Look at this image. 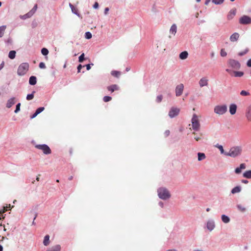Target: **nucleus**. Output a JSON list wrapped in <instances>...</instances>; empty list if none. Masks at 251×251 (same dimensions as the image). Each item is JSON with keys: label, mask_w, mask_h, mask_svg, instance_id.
<instances>
[{"label": "nucleus", "mask_w": 251, "mask_h": 251, "mask_svg": "<svg viewBox=\"0 0 251 251\" xmlns=\"http://www.w3.org/2000/svg\"><path fill=\"white\" fill-rule=\"evenodd\" d=\"M112 100V98L110 96H104L103 98V100L104 102H108Z\"/></svg>", "instance_id": "58836bf2"}, {"label": "nucleus", "mask_w": 251, "mask_h": 251, "mask_svg": "<svg viewBox=\"0 0 251 251\" xmlns=\"http://www.w3.org/2000/svg\"><path fill=\"white\" fill-rule=\"evenodd\" d=\"M246 165L245 163H242L240 164V167L235 169V172L236 174H239L241 173L242 170L245 169Z\"/></svg>", "instance_id": "2eb2a0df"}, {"label": "nucleus", "mask_w": 251, "mask_h": 251, "mask_svg": "<svg viewBox=\"0 0 251 251\" xmlns=\"http://www.w3.org/2000/svg\"><path fill=\"white\" fill-rule=\"evenodd\" d=\"M198 160L201 161L204 159L206 157L204 153L199 152L198 153Z\"/></svg>", "instance_id": "c85d7f7f"}, {"label": "nucleus", "mask_w": 251, "mask_h": 251, "mask_svg": "<svg viewBox=\"0 0 251 251\" xmlns=\"http://www.w3.org/2000/svg\"><path fill=\"white\" fill-rule=\"evenodd\" d=\"M240 95L242 96H249L250 95V93L247 91L242 90L240 92Z\"/></svg>", "instance_id": "79ce46f5"}, {"label": "nucleus", "mask_w": 251, "mask_h": 251, "mask_svg": "<svg viewBox=\"0 0 251 251\" xmlns=\"http://www.w3.org/2000/svg\"><path fill=\"white\" fill-rule=\"evenodd\" d=\"M192 128L195 131H198L200 128V123L198 116L194 114L191 119Z\"/></svg>", "instance_id": "f03ea898"}, {"label": "nucleus", "mask_w": 251, "mask_h": 251, "mask_svg": "<svg viewBox=\"0 0 251 251\" xmlns=\"http://www.w3.org/2000/svg\"><path fill=\"white\" fill-rule=\"evenodd\" d=\"M37 82L36 77L34 76H31L29 78V83L31 85L36 84Z\"/></svg>", "instance_id": "b1692460"}, {"label": "nucleus", "mask_w": 251, "mask_h": 251, "mask_svg": "<svg viewBox=\"0 0 251 251\" xmlns=\"http://www.w3.org/2000/svg\"><path fill=\"white\" fill-rule=\"evenodd\" d=\"M177 27L176 24H173L170 29V32L175 35L176 32Z\"/></svg>", "instance_id": "5701e85b"}, {"label": "nucleus", "mask_w": 251, "mask_h": 251, "mask_svg": "<svg viewBox=\"0 0 251 251\" xmlns=\"http://www.w3.org/2000/svg\"><path fill=\"white\" fill-rule=\"evenodd\" d=\"M86 69L87 70H89L91 69V66L90 64H87L86 65Z\"/></svg>", "instance_id": "680f3d73"}, {"label": "nucleus", "mask_w": 251, "mask_h": 251, "mask_svg": "<svg viewBox=\"0 0 251 251\" xmlns=\"http://www.w3.org/2000/svg\"><path fill=\"white\" fill-rule=\"evenodd\" d=\"M61 246L59 245H56L48 249L47 251H60Z\"/></svg>", "instance_id": "6ab92c4d"}, {"label": "nucleus", "mask_w": 251, "mask_h": 251, "mask_svg": "<svg viewBox=\"0 0 251 251\" xmlns=\"http://www.w3.org/2000/svg\"><path fill=\"white\" fill-rule=\"evenodd\" d=\"M84 60V53H82L78 58V61L79 62H82Z\"/></svg>", "instance_id": "a19ab883"}, {"label": "nucleus", "mask_w": 251, "mask_h": 251, "mask_svg": "<svg viewBox=\"0 0 251 251\" xmlns=\"http://www.w3.org/2000/svg\"><path fill=\"white\" fill-rule=\"evenodd\" d=\"M82 67V66L81 65H79L78 66H77V70H78V73H79L80 72V70L81 69Z\"/></svg>", "instance_id": "13d9d810"}, {"label": "nucleus", "mask_w": 251, "mask_h": 251, "mask_svg": "<svg viewBox=\"0 0 251 251\" xmlns=\"http://www.w3.org/2000/svg\"><path fill=\"white\" fill-rule=\"evenodd\" d=\"M98 7H99V3L97 2H96L93 5V7L95 9H97L98 8Z\"/></svg>", "instance_id": "4d7b16f0"}, {"label": "nucleus", "mask_w": 251, "mask_h": 251, "mask_svg": "<svg viewBox=\"0 0 251 251\" xmlns=\"http://www.w3.org/2000/svg\"><path fill=\"white\" fill-rule=\"evenodd\" d=\"M162 100V96L159 95L156 98V100L157 102H160Z\"/></svg>", "instance_id": "09e8293b"}, {"label": "nucleus", "mask_w": 251, "mask_h": 251, "mask_svg": "<svg viewBox=\"0 0 251 251\" xmlns=\"http://www.w3.org/2000/svg\"><path fill=\"white\" fill-rule=\"evenodd\" d=\"M224 0H212V2L216 4L222 3Z\"/></svg>", "instance_id": "c03bdc74"}, {"label": "nucleus", "mask_w": 251, "mask_h": 251, "mask_svg": "<svg viewBox=\"0 0 251 251\" xmlns=\"http://www.w3.org/2000/svg\"><path fill=\"white\" fill-rule=\"evenodd\" d=\"M85 37L87 39H91L92 38V34L90 32H86L85 34Z\"/></svg>", "instance_id": "ea45409f"}, {"label": "nucleus", "mask_w": 251, "mask_h": 251, "mask_svg": "<svg viewBox=\"0 0 251 251\" xmlns=\"http://www.w3.org/2000/svg\"><path fill=\"white\" fill-rule=\"evenodd\" d=\"M246 116L248 120L251 121V105L248 108Z\"/></svg>", "instance_id": "aec40b11"}, {"label": "nucleus", "mask_w": 251, "mask_h": 251, "mask_svg": "<svg viewBox=\"0 0 251 251\" xmlns=\"http://www.w3.org/2000/svg\"><path fill=\"white\" fill-rule=\"evenodd\" d=\"M243 176L247 178H251V170L246 171L243 174Z\"/></svg>", "instance_id": "cd10ccee"}, {"label": "nucleus", "mask_w": 251, "mask_h": 251, "mask_svg": "<svg viewBox=\"0 0 251 251\" xmlns=\"http://www.w3.org/2000/svg\"><path fill=\"white\" fill-rule=\"evenodd\" d=\"M242 182L246 184V183H248V181L247 180H246V179H243L242 180Z\"/></svg>", "instance_id": "e2e57ef3"}, {"label": "nucleus", "mask_w": 251, "mask_h": 251, "mask_svg": "<svg viewBox=\"0 0 251 251\" xmlns=\"http://www.w3.org/2000/svg\"><path fill=\"white\" fill-rule=\"evenodd\" d=\"M167 251H176V250H175V249H173V250H167Z\"/></svg>", "instance_id": "774afa93"}, {"label": "nucleus", "mask_w": 251, "mask_h": 251, "mask_svg": "<svg viewBox=\"0 0 251 251\" xmlns=\"http://www.w3.org/2000/svg\"><path fill=\"white\" fill-rule=\"evenodd\" d=\"M216 147L219 149V150L220 151L221 153L222 154H225V153L226 152L224 151V150L223 147L222 146L219 145H217L216 146Z\"/></svg>", "instance_id": "e433bc0d"}, {"label": "nucleus", "mask_w": 251, "mask_h": 251, "mask_svg": "<svg viewBox=\"0 0 251 251\" xmlns=\"http://www.w3.org/2000/svg\"><path fill=\"white\" fill-rule=\"evenodd\" d=\"M21 103H19L17 104L16 109L15 110V113H17L20 110Z\"/></svg>", "instance_id": "37998d69"}, {"label": "nucleus", "mask_w": 251, "mask_h": 251, "mask_svg": "<svg viewBox=\"0 0 251 251\" xmlns=\"http://www.w3.org/2000/svg\"><path fill=\"white\" fill-rule=\"evenodd\" d=\"M237 208L240 211H241L242 212H245L246 210V208L240 204L237 205Z\"/></svg>", "instance_id": "c9c22d12"}, {"label": "nucleus", "mask_w": 251, "mask_h": 251, "mask_svg": "<svg viewBox=\"0 0 251 251\" xmlns=\"http://www.w3.org/2000/svg\"><path fill=\"white\" fill-rule=\"evenodd\" d=\"M49 244H50V236L49 235H46L45 236L44 239L43 244L45 246H47L49 245Z\"/></svg>", "instance_id": "393cba45"}, {"label": "nucleus", "mask_w": 251, "mask_h": 251, "mask_svg": "<svg viewBox=\"0 0 251 251\" xmlns=\"http://www.w3.org/2000/svg\"><path fill=\"white\" fill-rule=\"evenodd\" d=\"M220 54L223 57H225L227 55L226 51L224 49L221 50Z\"/></svg>", "instance_id": "49530a36"}, {"label": "nucleus", "mask_w": 251, "mask_h": 251, "mask_svg": "<svg viewBox=\"0 0 251 251\" xmlns=\"http://www.w3.org/2000/svg\"><path fill=\"white\" fill-rule=\"evenodd\" d=\"M16 55V51L15 50H11L9 52L8 57L11 59H13L15 57Z\"/></svg>", "instance_id": "7c9ffc66"}, {"label": "nucleus", "mask_w": 251, "mask_h": 251, "mask_svg": "<svg viewBox=\"0 0 251 251\" xmlns=\"http://www.w3.org/2000/svg\"><path fill=\"white\" fill-rule=\"evenodd\" d=\"M107 89L109 91H110L111 93H112L114 91H115V90H119V87L116 84H113V85H111L110 86L107 87Z\"/></svg>", "instance_id": "dca6fc26"}, {"label": "nucleus", "mask_w": 251, "mask_h": 251, "mask_svg": "<svg viewBox=\"0 0 251 251\" xmlns=\"http://www.w3.org/2000/svg\"><path fill=\"white\" fill-rule=\"evenodd\" d=\"M222 221L225 223H228L230 221L229 217L225 215H223L222 216Z\"/></svg>", "instance_id": "c756f323"}, {"label": "nucleus", "mask_w": 251, "mask_h": 251, "mask_svg": "<svg viewBox=\"0 0 251 251\" xmlns=\"http://www.w3.org/2000/svg\"><path fill=\"white\" fill-rule=\"evenodd\" d=\"M236 14V9H231L228 14L227 15V18L228 20L232 19Z\"/></svg>", "instance_id": "a211bd4d"}, {"label": "nucleus", "mask_w": 251, "mask_h": 251, "mask_svg": "<svg viewBox=\"0 0 251 251\" xmlns=\"http://www.w3.org/2000/svg\"><path fill=\"white\" fill-rule=\"evenodd\" d=\"M4 65V62L3 61L2 63L0 64V70L3 67Z\"/></svg>", "instance_id": "052dcab7"}, {"label": "nucleus", "mask_w": 251, "mask_h": 251, "mask_svg": "<svg viewBox=\"0 0 251 251\" xmlns=\"http://www.w3.org/2000/svg\"><path fill=\"white\" fill-rule=\"evenodd\" d=\"M170 134V131L169 130H167L164 132V135L165 137H167Z\"/></svg>", "instance_id": "864d4df0"}, {"label": "nucleus", "mask_w": 251, "mask_h": 251, "mask_svg": "<svg viewBox=\"0 0 251 251\" xmlns=\"http://www.w3.org/2000/svg\"><path fill=\"white\" fill-rule=\"evenodd\" d=\"M228 64L229 66L235 69H239L240 68V63L238 61L234 59H229Z\"/></svg>", "instance_id": "0eeeda50"}, {"label": "nucleus", "mask_w": 251, "mask_h": 251, "mask_svg": "<svg viewBox=\"0 0 251 251\" xmlns=\"http://www.w3.org/2000/svg\"><path fill=\"white\" fill-rule=\"evenodd\" d=\"M37 9V4H35L31 10L28 13V14L32 15L33 14Z\"/></svg>", "instance_id": "72a5a7b5"}, {"label": "nucleus", "mask_w": 251, "mask_h": 251, "mask_svg": "<svg viewBox=\"0 0 251 251\" xmlns=\"http://www.w3.org/2000/svg\"><path fill=\"white\" fill-rule=\"evenodd\" d=\"M6 28V25H2L0 26V37H2L4 35Z\"/></svg>", "instance_id": "a878e982"}, {"label": "nucleus", "mask_w": 251, "mask_h": 251, "mask_svg": "<svg viewBox=\"0 0 251 251\" xmlns=\"http://www.w3.org/2000/svg\"><path fill=\"white\" fill-rule=\"evenodd\" d=\"M44 107H40L39 108H38V109H37V110H36V112L39 114V113H40L41 112H42L44 110Z\"/></svg>", "instance_id": "a18cd8bd"}, {"label": "nucleus", "mask_w": 251, "mask_h": 251, "mask_svg": "<svg viewBox=\"0 0 251 251\" xmlns=\"http://www.w3.org/2000/svg\"><path fill=\"white\" fill-rule=\"evenodd\" d=\"M226 71L230 75L234 76L235 77H241L244 75V73L243 72L232 71L228 69H226Z\"/></svg>", "instance_id": "9b49d317"}, {"label": "nucleus", "mask_w": 251, "mask_h": 251, "mask_svg": "<svg viewBox=\"0 0 251 251\" xmlns=\"http://www.w3.org/2000/svg\"><path fill=\"white\" fill-rule=\"evenodd\" d=\"M207 227L210 230H212L215 227V224L213 222H208L207 223Z\"/></svg>", "instance_id": "4be33fe9"}, {"label": "nucleus", "mask_w": 251, "mask_h": 251, "mask_svg": "<svg viewBox=\"0 0 251 251\" xmlns=\"http://www.w3.org/2000/svg\"><path fill=\"white\" fill-rule=\"evenodd\" d=\"M3 247L1 245H0V251H2Z\"/></svg>", "instance_id": "69168bd1"}, {"label": "nucleus", "mask_w": 251, "mask_h": 251, "mask_svg": "<svg viewBox=\"0 0 251 251\" xmlns=\"http://www.w3.org/2000/svg\"><path fill=\"white\" fill-rule=\"evenodd\" d=\"M184 89V85L183 84L181 83L178 85H177L176 86L175 92H176V97H179L181 96L183 93Z\"/></svg>", "instance_id": "1a4fd4ad"}, {"label": "nucleus", "mask_w": 251, "mask_h": 251, "mask_svg": "<svg viewBox=\"0 0 251 251\" xmlns=\"http://www.w3.org/2000/svg\"><path fill=\"white\" fill-rule=\"evenodd\" d=\"M239 38V34L237 32L232 34L230 37V40L231 42H234L237 41Z\"/></svg>", "instance_id": "ddd939ff"}, {"label": "nucleus", "mask_w": 251, "mask_h": 251, "mask_svg": "<svg viewBox=\"0 0 251 251\" xmlns=\"http://www.w3.org/2000/svg\"><path fill=\"white\" fill-rule=\"evenodd\" d=\"M109 10V9L108 7H106L105 9H104V14L105 15H107L108 14V12Z\"/></svg>", "instance_id": "6e6d98bb"}, {"label": "nucleus", "mask_w": 251, "mask_h": 251, "mask_svg": "<svg viewBox=\"0 0 251 251\" xmlns=\"http://www.w3.org/2000/svg\"><path fill=\"white\" fill-rule=\"evenodd\" d=\"M39 66L41 69H44L46 68L45 64L43 62L40 63Z\"/></svg>", "instance_id": "8fccbe9b"}, {"label": "nucleus", "mask_w": 251, "mask_h": 251, "mask_svg": "<svg viewBox=\"0 0 251 251\" xmlns=\"http://www.w3.org/2000/svg\"><path fill=\"white\" fill-rule=\"evenodd\" d=\"M237 109V106L235 104H232L229 106V112L231 115L235 114Z\"/></svg>", "instance_id": "f3484780"}, {"label": "nucleus", "mask_w": 251, "mask_h": 251, "mask_svg": "<svg viewBox=\"0 0 251 251\" xmlns=\"http://www.w3.org/2000/svg\"><path fill=\"white\" fill-rule=\"evenodd\" d=\"M69 6L71 8V9H72V11L73 13H75V14H76V10H75V7L74 6V5L73 4H72L71 3H70L69 4Z\"/></svg>", "instance_id": "de8ad7c7"}, {"label": "nucleus", "mask_w": 251, "mask_h": 251, "mask_svg": "<svg viewBox=\"0 0 251 251\" xmlns=\"http://www.w3.org/2000/svg\"><path fill=\"white\" fill-rule=\"evenodd\" d=\"M247 65L249 67H251V58L247 61Z\"/></svg>", "instance_id": "603ef678"}, {"label": "nucleus", "mask_w": 251, "mask_h": 251, "mask_svg": "<svg viewBox=\"0 0 251 251\" xmlns=\"http://www.w3.org/2000/svg\"><path fill=\"white\" fill-rule=\"evenodd\" d=\"M188 53L186 51H184L179 54V57L182 60H184L188 57Z\"/></svg>", "instance_id": "412c9836"}, {"label": "nucleus", "mask_w": 251, "mask_h": 251, "mask_svg": "<svg viewBox=\"0 0 251 251\" xmlns=\"http://www.w3.org/2000/svg\"><path fill=\"white\" fill-rule=\"evenodd\" d=\"M159 197L162 200H166L171 197V195L167 189L164 188H160L158 190Z\"/></svg>", "instance_id": "7ed1b4c3"}, {"label": "nucleus", "mask_w": 251, "mask_h": 251, "mask_svg": "<svg viewBox=\"0 0 251 251\" xmlns=\"http://www.w3.org/2000/svg\"><path fill=\"white\" fill-rule=\"evenodd\" d=\"M249 51V48H247L244 50H243L241 52H239L238 54L239 56H243V55H244L246 54H247Z\"/></svg>", "instance_id": "473e14b6"}, {"label": "nucleus", "mask_w": 251, "mask_h": 251, "mask_svg": "<svg viewBox=\"0 0 251 251\" xmlns=\"http://www.w3.org/2000/svg\"><path fill=\"white\" fill-rule=\"evenodd\" d=\"M239 23L242 25L250 24L251 23V18L248 16L244 15L241 17Z\"/></svg>", "instance_id": "6e6552de"}, {"label": "nucleus", "mask_w": 251, "mask_h": 251, "mask_svg": "<svg viewBox=\"0 0 251 251\" xmlns=\"http://www.w3.org/2000/svg\"><path fill=\"white\" fill-rule=\"evenodd\" d=\"M241 187L240 186H236L234 188H233L232 190H231V193L232 194H235V193H239L241 191Z\"/></svg>", "instance_id": "bb28decb"}, {"label": "nucleus", "mask_w": 251, "mask_h": 251, "mask_svg": "<svg viewBox=\"0 0 251 251\" xmlns=\"http://www.w3.org/2000/svg\"><path fill=\"white\" fill-rule=\"evenodd\" d=\"M202 134L201 133L200 136V137H198V136L195 137V139L197 141H199L201 139V136H202Z\"/></svg>", "instance_id": "5fc2aeb1"}, {"label": "nucleus", "mask_w": 251, "mask_h": 251, "mask_svg": "<svg viewBox=\"0 0 251 251\" xmlns=\"http://www.w3.org/2000/svg\"><path fill=\"white\" fill-rule=\"evenodd\" d=\"M38 115V114L35 112L31 116V119H33V118H34L37 115Z\"/></svg>", "instance_id": "bf43d9fd"}, {"label": "nucleus", "mask_w": 251, "mask_h": 251, "mask_svg": "<svg viewBox=\"0 0 251 251\" xmlns=\"http://www.w3.org/2000/svg\"><path fill=\"white\" fill-rule=\"evenodd\" d=\"M15 98H12L10 99H9L6 103V107L9 108H10L13 105H14L15 103Z\"/></svg>", "instance_id": "4468645a"}, {"label": "nucleus", "mask_w": 251, "mask_h": 251, "mask_svg": "<svg viewBox=\"0 0 251 251\" xmlns=\"http://www.w3.org/2000/svg\"><path fill=\"white\" fill-rule=\"evenodd\" d=\"M34 93H35V92L33 91L32 94L27 95L26 96V100H32L34 98Z\"/></svg>", "instance_id": "f704fd0d"}, {"label": "nucleus", "mask_w": 251, "mask_h": 251, "mask_svg": "<svg viewBox=\"0 0 251 251\" xmlns=\"http://www.w3.org/2000/svg\"><path fill=\"white\" fill-rule=\"evenodd\" d=\"M73 176H70V177H69L68 179L69 180H71L73 179Z\"/></svg>", "instance_id": "0e129e2a"}, {"label": "nucleus", "mask_w": 251, "mask_h": 251, "mask_svg": "<svg viewBox=\"0 0 251 251\" xmlns=\"http://www.w3.org/2000/svg\"><path fill=\"white\" fill-rule=\"evenodd\" d=\"M39 176H40V175H39L38 176H37L36 177V180L37 181H39V179H40Z\"/></svg>", "instance_id": "338daca9"}, {"label": "nucleus", "mask_w": 251, "mask_h": 251, "mask_svg": "<svg viewBox=\"0 0 251 251\" xmlns=\"http://www.w3.org/2000/svg\"><path fill=\"white\" fill-rule=\"evenodd\" d=\"M8 208L10 209L11 208V205L10 204H9V206H6V207H4V209H3V212H5V211H7L8 210Z\"/></svg>", "instance_id": "3c124183"}, {"label": "nucleus", "mask_w": 251, "mask_h": 251, "mask_svg": "<svg viewBox=\"0 0 251 251\" xmlns=\"http://www.w3.org/2000/svg\"><path fill=\"white\" fill-rule=\"evenodd\" d=\"M41 52L43 55H47L49 53V51L46 48H43L41 50Z\"/></svg>", "instance_id": "4c0bfd02"}, {"label": "nucleus", "mask_w": 251, "mask_h": 251, "mask_svg": "<svg viewBox=\"0 0 251 251\" xmlns=\"http://www.w3.org/2000/svg\"><path fill=\"white\" fill-rule=\"evenodd\" d=\"M241 149L239 147H233L228 152H226L225 154L226 156L235 157L241 153Z\"/></svg>", "instance_id": "20e7f679"}, {"label": "nucleus", "mask_w": 251, "mask_h": 251, "mask_svg": "<svg viewBox=\"0 0 251 251\" xmlns=\"http://www.w3.org/2000/svg\"><path fill=\"white\" fill-rule=\"evenodd\" d=\"M29 69V64L27 63H23L18 68L17 74L20 76L26 74Z\"/></svg>", "instance_id": "f257e3e1"}, {"label": "nucleus", "mask_w": 251, "mask_h": 251, "mask_svg": "<svg viewBox=\"0 0 251 251\" xmlns=\"http://www.w3.org/2000/svg\"><path fill=\"white\" fill-rule=\"evenodd\" d=\"M214 111L218 115H223L227 111V106L226 105H217L214 107Z\"/></svg>", "instance_id": "39448f33"}, {"label": "nucleus", "mask_w": 251, "mask_h": 251, "mask_svg": "<svg viewBox=\"0 0 251 251\" xmlns=\"http://www.w3.org/2000/svg\"><path fill=\"white\" fill-rule=\"evenodd\" d=\"M179 109L177 108L172 107L169 112V116L171 118H174L179 114Z\"/></svg>", "instance_id": "9d476101"}, {"label": "nucleus", "mask_w": 251, "mask_h": 251, "mask_svg": "<svg viewBox=\"0 0 251 251\" xmlns=\"http://www.w3.org/2000/svg\"><path fill=\"white\" fill-rule=\"evenodd\" d=\"M35 148L39 150H42L44 153L46 154H49L51 152V150L49 147L46 144L36 145L35 146Z\"/></svg>", "instance_id": "423d86ee"}, {"label": "nucleus", "mask_w": 251, "mask_h": 251, "mask_svg": "<svg viewBox=\"0 0 251 251\" xmlns=\"http://www.w3.org/2000/svg\"><path fill=\"white\" fill-rule=\"evenodd\" d=\"M199 84L201 87L207 86L208 84V79L206 77H203L199 80Z\"/></svg>", "instance_id": "f8f14e48"}, {"label": "nucleus", "mask_w": 251, "mask_h": 251, "mask_svg": "<svg viewBox=\"0 0 251 251\" xmlns=\"http://www.w3.org/2000/svg\"><path fill=\"white\" fill-rule=\"evenodd\" d=\"M111 74L112 75H113L115 77H119L121 75V73H120V72H119L117 71H112L111 72Z\"/></svg>", "instance_id": "2f4dec72"}]
</instances>
